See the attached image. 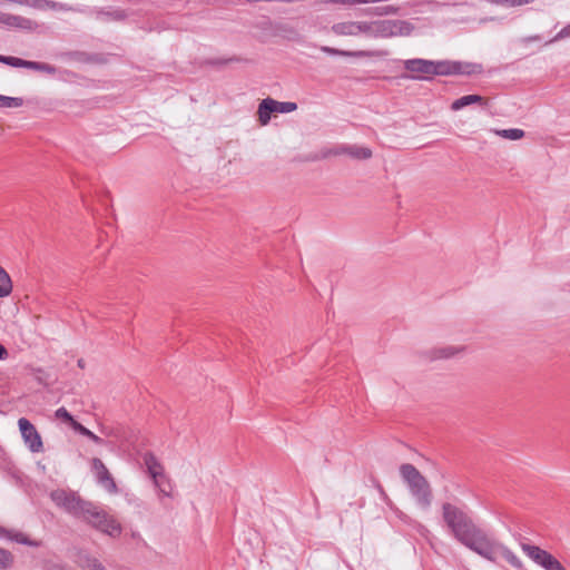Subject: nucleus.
Masks as SVG:
<instances>
[{"label": "nucleus", "mask_w": 570, "mask_h": 570, "mask_svg": "<svg viewBox=\"0 0 570 570\" xmlns=\"http://www.w3.org/2000/svg\"><path fill=\"white\" fill-rule=\"evenodd\" d=\"M443 521L453 538L479 556L493 561L494 542L481 530L461 508L445 502L442 504Z\"/></svg>", "instance_id": "f257e3e1"}, {"label": "nucleus", "mask_w": 570, "mask_h": 570, "mask_svg": "<svg viewBox=\"0 0 570 570\" xmlns=\"http://www.w3.org/2000/svg\"><path fill=\"white\" fill-rule=\"evenodd\" d=\"M404 68L412 72V75L404 76V78L414 80L430 79L431 76H471L483 71L482 66L479 63L452 60L434 61L420 58L405 60Z\"/></svg>", "instance_id": "f03ea898"}, {"label": "nucleus", "mask_w": 570, "mask_h": 570, "mask_svg": "<svg viewBox=\"0 0 570 570\" xmlns=\"http://www.w3.org/2000/svg\"><path fill=\"white\" fill-rule=\"evenodd\" d=\"M400 473L416 503L424 510L429 509L433 495L428 480L410 463L402 464L400 466Z\"/></svg>", "instance_id": "7ed1b4c3"}, {"label": "nucleus", "mask_w": 570, "mask_h": 570, "mask_svg": "<svg viewBox=\"0 0 570 570\" xmlns=\"http://www.w3.org/2000/svg\"><path fill=\"white\" fill-rule=\"evenodd\" d=\"M80 519L111 538H117L121 534L120 523L99 505L90 501H88Z\"/></svg>", "instance_id": "20e7f679"}, {"label": "nucleus", "mask_w": 570, "mask_h": 570, "mask_svg": "<svg viewBox=\"0 0 570 570\" xmlns=\"http://www.w3.org/2000/svg\"><path fill=\"white\" fill-rule=\"evenodd\" d=\"M55 504L73 517L80 518L88 501L82 500L76 492L63 489L55 490L50 493Z\"/></svg>", "instance_id": "39448f33"}, {"label": "nucleus", "mask_w": 570, "mask_h": 570, "mask_svg": "<svg viewBox=\"0 0 570 570\" xmlns=\"http://www.w3.org/2000/svg\"><path fill=\"white\" fill-rule=\"evenodd\" d=\"M413 26L404 20H375L374 38H392L410 36Z\"/></svg>", "instance_id": "423d86ee"}, {"label": "nucleus", "mask_w": 570, "mask_h": 570, "mask_svg": "<svg viewBox=\"0 0 570 570\" xmlns=\"http://www.w3.org/2000/svg\"><path fill=\"white\" fill-rule=\"evenodd\" d=\"M297 105L295 102H281L272 98L263 99L258 106L257 115L262 126H266L271 120L273 112L288 114L295 111Z\"/></svg>", "instance_id": "0eeeda50"}, {"label": "nucleus", "mask_w": 570, "mask_h": 570, "mask_svg": "<svg viewBox=\"0 0 570 570\" xmlns=\"http://www.w3.org/2000/svg\"><path fill=\"white\" fill-rule=\"evenodd\" d=\"M524 553L544 570H567L550 552L531 544H522Z\"/></svg>", "instance_id": "6e6552de"}, {"label": "nucleus", "mask_w": 570, "mask_h": 570, "mask_svg": "<svg viewBox=\"0 0 570 570\" xmlns=\"http://www.w3.org/2000/svg\"><path fill=\"white\" fill-rule=\"evenodd\" d=\"M144 463L149 475L154 480L155 487L158 488L161 493L168 495L171 488L164 475L163 465L151 453H146L144 455Z\"/></svg>", "instance_id": "1a4fd4ad"}, {"label": "nucleus", "mask_w": 570, "mask_h": 570, "mask_svg": "<svg viewBox=\"0 0 570 570\" xmlns=\"http://www.w3.org/2000/svg\"><path fill=\"white\" fill-rule=\"evenodd\" d=\"M321 51L331 56H341V57H353V58H373V57H385L387 55L386 51L383 50H342L332 48L328 46H321Z\"/></svg>", "instance_id": "9d476101"}, {"label": "nucleus", "mask_w": 570, "mask_h": 570, "mask_svg": "<svg viewBox=\"0 0 570 570\" xmlns=\"http://www.w3.org/2000/svg\"><path fill=\"white\" fill-rule=\"evenodd\" d=\"M92 470L96 474L98 483L101 487H104L110 493L117 492V485L111 474L109 473L108 469L100 459L92 460Z\"/></svg>", "instance_id": "9b49d317"}, {"label": "nucleus", "mask_w": 570, "mask_h": 570, "mask_svg": "<svg viewBox=\"0 0 570 570\" xmlns=\"http://www.w3.org/2000/svg\"><path fill=\"white\" fill-rule=\"evenodd\" d=\"M464 351L465 347L462 345H445L431 348L428 355L432 361L449 360L464 353Z\"/></svg>", "instance_id": "f8f14e48"}, {"label": "nucleus", "mask_w": 570, "mask_h": 570, "mask_svg": "<svg viewBox=\"0 0 570 570\" xmlns=\"http://www.w3.org/2000/svg\"><path fill=\"white\" fill-rule=\"evenodd\" d=\"M0 22L8 27L23 30H36L38 28V23L36 21L16 14H2L0 17Z\"/></svg>", "instance_id": "ddd939ff"}, {"label": "nucleus", "mask_w": 570, "mask_h": 570, "mask_svg": "<svg viewBox=\"0 0 570 570\" xmlns=\"http://www.w3.org/2000/svg\"><path fill=\"white\" fill-rule=\"evenodd\" d=\"M75 562L81 570H107L99 559L85 551L77 553Z\"/></svg>", "instance_id": "4468645a"}, {"label": "nucleus", "mask_w": 570, "mask_h": 570, "mask_svg": "<svg viewBox=\"0 0 570 570\" xmlns=\"http://www.w3.org/2000/svg\"><path fill=\"white\" fill-rule=\"evenodd\" d=\"M332 31L336 36H358L357 21H343L332 26Z\"/></svg>", "instance_id": "2eb2a0df"}, {"label": "nucleus", "mask_w": 570, "mask_h": 570, "mask_svg": "<svg viewBox=\"0 0 570 570\" xmlns=\"http://www.w3.org/2000/svg\"><path fill=\"white\" fill-rule=\"evenodd\" d=\"M24 443L32 452H40L42 450V441L41 436L38 433V430H20Z\"/></svg>", "instance_id": "dca6fc26"}, {"label": "nucleus", "mask_w": 570, "mask_h": 570, "mask_svg": "<svg viewBox=\"0 0 570 570\" xmlns=\"http://www.w3.org/2000/svg\"><path fill=\"white\" fill-rule=\"evenodd\" d=\"M341 153L354 159H368L372 157V150L370 148L357 145L343 146Z\"/></svg>", "instance_id": "f3484780"}, {"label": "nucleus", "mask_w": 570, "mask_h": 570, "mask_svg": "<svg viewBox=\"0 0 570 570\" xmlns=\"http://www.w3.org/2000/svg\"><path fill=\"white\" fill-rule=\"evenodd\" d=\"M494 547H495L494 560L497 559V554H500L512 567H514L518 570H522L521 560L510 549H508L503 546L495 544V543H494Z\"/></svg>", "instance_id": "a211bd4d"}, {"label": "nucleus", "mask_w": 570, "mask_h": 570, "mask_svg": "<svg viewBox=\"0 0 570 570\" xmlns=\"http://www.w3.org/2000/svg\"><path fill=\"white\" fill-rule=\"evenodd\" d=\"M484 102V99L483 97L479 96V95H468V96H463L456 100H454L451 105V109L453 111H458L466 106H470L472 104H483Z\"/></svg>", "instance_id": "6ab92c4d"}, {"label": "nucleus", "mask_w": 570, "mask_h": 570, "mask_svg": "<svg viewBox=\"0 0 570 570\" xmlns=\"http://www.w3.org/2000/svg\"><path fill=\"white\" fill-rule=\"evenodd\" d=\"M55 417L58 423L63 424L68 428H85L82 424L78 423L73 417L69 414V412L65 407H60L55 412Z\"/></svg>", "instance_id": "aec40b11"}, {"label": "nucleus", "mask_w": 570, "mask_h": 570, "mask_svg": "<svg viewBox=\"0 0 570 570\" xmlns=\"http://www.w3.org/2000/svg\"><path fill=\"white\" fill-rule=\"evenodd\" d=\"M12 281L7 271L0 265V297H8L12 293Z\"/></svg>", "instance_id": "412c9836"}, {"label": "nucleus", "mask_w": 570, "mask_h": 570, "mask_svg": "<svg viewBox=\"0 0 570 570\" xmlns=\"http://www.w3.org/2000/svg\"><path fill=\"white\" fill-rule=\"evenodd\" d=\"M26 68L27 69L37 70V71L47 72L49 75H55L56 71H57L56 67H53V66H51L49 63L38 62V61H30V60H28Z\"/></svg>", "instance_id": "4be33fe9"}, {"label": "nucleus", "mask_w": 570, "mask_h": 570, "mask_svg": "<svg viewBox=\"0 0 570 570\" xmlns=\"http://www.w3.org/2000/svg\"><path fill=\"white\" fill-rule=\"evenodd\" d=\"M499 136L509 140H519L524 136V131L518 128L502 129L497 131Z\"/></svg>", "instance_id": "5701e85b"}, {"label": "nucleus", "mask_w": 570, "mask_h": 570, "mask_svg": "<svg viewBox=\"0 0 570 570\" xmlns=\"http://www.w3.org/2000/svg\"><path fill=\"white\" fill-rule=\"evenodd\" d=\"M399 12V8L392 4L387 6H381L372 9L368 11L370 14L375 16H390V14H396Z\"/></svg>", "instance_id": "b1692460"}, {"label": "nucleus", "mask_w": 570, "mask_h": 570, "mask_svg": "<svg viewBox=\"0 0 570 570\" xmlns=\"http://www.w3.org/2000/svg\"><path fill=\"white\" fill-rule=\"evenodd\" d=\"M22 104H23L22 98L7 97V96L0 95V107L18 108V107H21Z\"/></svg>", "instance_id": "393cba45"}, {"label": "nucleus", "mask_w": 570, "mask_h": 570, "mask_svg": "<svg viewBox=\"0 0 570 570\" xmlns=\"http://www.w3.org/2000/svg\"><path fill=\"white\" fill-rule=\"evenodd\" d=\"M358 36L364 35L374 38V21H357Z\"/></svg>", "instance_id": "a878e982"}, {"label": "nucleus", "mask_w": 570, "mask_h": 570, "mask_svg": "<svg viewBox=\"0 0 570 570\" xmlns=\"http://www.w3.org/2000/svg\"><path fill=\"white\" fill-rule=\"evenodd\" d=\"M13 557L12 554L0 548V569L9 568L12 564Z\"/></svg>", "instance_id": "bb28decb"}, {"label": "nucleus", "mask_w": 570, "mask_h": 570, "mask_svg": "<svg viewBox=\"0 0 570 570\" xmlns=\"http://www.w3.org/2000/svg\"><path fill=\"white\" fill-rule=\"evenodd\" d=\"M28 60H23L17 57L4 56V63L16 68H26Z\"/></svg>", "instance_id": "cd10ccee"}, {"label": "nucleus", "mask_w": 570, "mask_h": 570, "mask_svg": "<svg viewBox=\"0 0 570 570\" xmlns=\"http://www.w3.org/2000/svg\"><path fill=\"white\" fill-rule=\"evenodd\" d=\"M47 8L52 9V10H60V11H75V9L69 4L56 2V1H51V0H48Z\"/></svg>", "instance_id": "c85d7f7f"}, {"label": "nucleus", "mask_w": 570, "mask_h": 570, "mask_svg": "<svg viewBox=\"0 0 570 570\" xmlns=\"http://www.w3.org/2000/svg\"><path fill=\"white\" fill-rule=\"evenodd\" d=\"M47 8L52 9V10H60V11H75V9L69 4L56 2V1H51V0H48Z\"/></svg>", "instance_id": "c756f323"}, {"label": "nucleus", "mask_w": 570, "mask_h": 570, "mask_svg": "<svg viewBox=\"0 0 570 570\" xmlns=\"http://www.w3.org/2000/svg\"><path fill=\"white\" fill-rule=\"evenodd\" d=\"M47 3L48 0H27L26 6L43 10L47 9Z\"/></svg>", "instance_id": "7c9ffc66"}, {"label": "nucleus", "mask_w": 570, "mask_h": 570, "mask_svg": "<svg viewBox=\"0 0 570 570\" xmlns=\"http://www.w3.org/2000/svg\"><path fill=\"white\" fill-rule=\"evenodd\" d=\"M567 37H570V23L568 26H566L563 29H561L558 32V35L550 42L559 40V39H563Z\"/></svg>", "instance_id": "2f4dec72"}, {"label": "nucleus", "mask_w": 570, "mask_h": 570, "mask_svg": "<svg viewBox=\"0 0 570 570\" xmlns=\"http://www.w3.org/2000/svg\"><path fill=\"white\" fill-rule=\"evenodd\" d=\"M232 61H237V59L236 58L216 59V60H210L209 63L210 65H226V63L232 62Z\"/></svg>", "instance_id": "473e14b6"}, {"label": "nucleus", "mask_w": 570, "mask_h": 570, "mask_svg": "<svg viewBox=\"0 0 570 570\" xmlns=\"http://www.w3.org/2000/svg\"><path fill=\"white\" fill-rule=\"evenodd\" d=\"M83 435H86L87 438H89L90 440L95 441V442H99V438L97 435H95L90 430L88 429H85V430H79Z\"/></svg>", "instance_id": "72a5a7b5"}, {"label": "nucleus", "mask_w": 570, "mask_h": 570, "mask_svg": "<svg viewBox=\"0 0 570 570\" xmlns=\"http://www.w3.org/2000/svg\"><path fill=\"white\" fill-rule=\"evenodd\" d=\"M14 541L17 542H20V543H24V544H31V542H29L27 540V538L22 534V533H17L14 534L13 537H11Z\"/></svg>", "instance_id": "f704fd0d"}, {"label": "nucleus", "mask_w": 570, "mask_h": 570, "mask_svg": "<svg viewBox=\"0 0 570 570\" xmlns=\"http://www.w3.org/2000/svg\"><path fill=\"white\" fill-rule=\"evenodd\" d=\"M18 428H35L29 420L21 417L18 421Z\"/></svg>", "instance_id": "c9c22d12"}, {"label": "nucleus", "mask_w": 570, "mask_h": 570, "mask_svg": "<svg viewBox=\"0 0 570 570\" xmlns=\"http://www.w3.org/2000/svg\"><path fill=\"white\" fill-rule=\"evenodd\" d=\"M8 357L7 348L0 344V361L6 360Z\"/></svg>", "instance_id": "e433bc0d"}, {"label": "nucleus", "mask_w": 570, "mask_h": 570, "mask_svg": "<svg viewBox=\"0 0 570 570\" xmlns=\"http://www.w3.org/2000/svg\"><path fill=\"white\" fill-rule=\"evenodd\" d=\"M334 3H343V4H354L356 1L354 0H331Z\"/></svg>", "instance_id": "4c0bfd02"}, {"label": "nucleus", "mask_w": 570, "mask_h": 570, "mask_svg": "<svg viewBox=\"0 0 570 570\" xmlns=\"http://www.w3.org/2000/svg\"><path fill=\"white\" fill-rule=\"evenodd\" d=\"M540 40V37L539 36H532V37H528V38H524L523 41L524 42H529V41H538Z\"/></svg>", "instance_id": "58836bf2"}, {"label": "nucleus", "mask_w": 570, "mask_h": 570, "mask_svg": "<svg viewBox=\"0 0 570 570\" xmlns=\"http://www.w3.org/2000/svg\"><path fill=\"white\" fill-rule=\"evenodd\" d=\"M396 512H397V515H399L402 520H407V519H409V517H407L406 514H404L403 512H401V511H399V510H397Z\"/></svg>", "instance_id": "ea45409f"}, {"label": "nucleus", "mask_w": 570, "mask_h": 570, "mask_svg": "<svg viewBox=\"0 0 570 570\" xmlns=\"http://www.w3.org/2000/svg\"><path fill=\"white\" fill-rule=\"evenodd\" d=\"M124 16L125 14L121 11H118V12L115 13V18H117V19H121V18H124Z\"/></svg>", "instance_id": "a19ab883"}, {"label": "nucleus", "mask_w": 570, "mask_h": 570, "mask_svg": "<svg viewBox=\"0 0 570 570\" xmlns=\"http://www.w3.org/2000/svg\"><path fill=\"white\" fill-rule=\"evenodd\" d=\"M381 493H382V495H383L386 500H389V499H387V497H386V494H385V491H383V489H381Z\"/></svg>", "instance_id": "79ce46f5"}, {"label": "nucleus", "mask_w": 570, "mask_h": 570, "mask_svg": "<svg viewBox=\"0 0 570 570\" xmlns=\"http://www.w3.org/2000/svg\"><path fill=\"white\" fill-rule=\"evenodd\" d=\"M0 62L4 63V56L0 55Z\"/></svg>", "instance_id": "37998d69"}]
</instances>
